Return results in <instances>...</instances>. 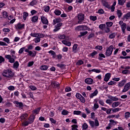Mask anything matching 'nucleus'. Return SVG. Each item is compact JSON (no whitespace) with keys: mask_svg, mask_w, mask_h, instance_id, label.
Masks as SVG:
<instances>
[{"mask_svg":"<svg viewBox=\"0 0 130 130\" xmlns=\"http://www.w3.org/2000/svg\"><path fill=\"white\" fill-rule=\"evenodd\" d=\"M81 113H82V111H74L73 114L75 115H81Z\"/></svg>","mask_w":130,"mask_h":130,"instance_id":"nucleus-47","label":"nucleus"},{"mask_svg":"<svg viewBox=\"0 0 130 130\" xmlns=\"http://www.w3.org/2000/svg\"><path fill=\"white\" fill-rule=\"evenodd\" d=\"M41 40V39H40V38H39L38 37L34 39V41H35V43H39Z\"/></svg>","mask_w":130,"mask_h":130,"instance_id":"nucleus-51","label":"nucleus"},{"mask_svg":"<svg viewBox=\"0 0 130 130\" xmlns=\"http://www.w3.org/2000/svg\"><path fill=\"white\" fill-rule=\"evenodd\" d=\"M120 102H115L112 105V107L113 108H115V107H117L119 105H120Z\"/></svg>","mask_w":130,"mask_h":130,"instance_id":"nucleus-29","label":"nucleus"},{"mask_svg":"<svg viewBox=\"0 0 130 130\" xmlns=\"http://www.w3.org/2000/svg\"><path fill=\"white\" fill-rule=\"evenodd\" d=\"M31 21L32 23H37V22H38V16H34L32 17H31Z\"/></svg>","mask_w":130,"mask_h":130,"instance_id":"nucleus-21","label":"nucleus"},{"mask_svg":"<svg viewBox=\"0 0 130 130\" xmlns=\"http://www.w3.org/2000/svg\"><path fill=\"white\" fill-rule=\"evenodd\" d=\"M106 25L107 27H112V25H113V22L111 21H108L106 23Z\"/></svg>","mask_w":130,"mask_h":130,"instance_id":"nucleus-46","label":"nucleus"},{"mask_svg":"<svg viewBox=\"0 0 130 130\" xmlns=\"http://www.w3.org/2000/svg\"><path fill=\"white\" fill-rule=\"evenodd\" d=\"M34 48V47L32 45H30L28 46L27 49H25V52L28 53V55L31 57H35L37 54V51L35 50L31 51Z\"/></svg>","mask_w":130,"mask_h":130,"instance_id":"nucleus-2","label":"nucleus"},{"mask_svg":"<svg viewBox=\"0 0 130 130\" xmlns=\"http://www.w3.org/2000/svg\"><path fill=\"white\" fill-rule=\"evenodd\" d=\"M61 20L60 18H56L55 19H54L53 20V25H55L57 23H60V21Z\"/></svg>","mask_w":130,"mask_h":130,"instance_id":"nucleus-36","label":"nucleus"},{"mask_svg":"<svg viewBox=\"0 0 130 130\" xmlns=\"http://www.w3.org/2000/svg\"><path fill=\"white\" fill-rule=\"evenodd\" d=\"M89 19L90 20V21H93V22H95V21L97 20V16L90 15L89 16Z\"/></svg>","mask_w":130,"mask_h":130,"instance_id":"nucleus-32","label":"nucleus"},{"mask_svg":"<svg viewBox=\"0 0 130 130\" xmlns=\"http://www.w3.org/2000/svg\"><path fill=\"white\" fill-rule=\"evenodd\" d=\"M66 64L60 63H58L56 64V66L58 68H60V69H64V68H66Z\"/></svg>","mask_w":130,"mask_h":130,"instance_id":"nucleus-41","label":"nucleus"},{"mask_svg":"<svg viewBox=\"0 0 130 130\" xmlns=\"http://www.w3.org/2000/svg\"><path fill=\"white\" fill-rule=\"evenodd\" d=\"M130 89V82L127 83L124 86V88L122 90L123 93H125V92H127L128 90Z\"/></svg>","mask_w":130,"mask_h":130,"instance_id":"nucleus-10","label":"nucleus"},{"mask_svg":"<svg viewBox=\"0 0 130 130\" xmlns=\"http://www.w3.org/2000/svg\"><path fill=\"white\" fill-rule=\"evenodd\" d=\"M37 1L36 0H33L32 1H31L29 5L30 6H31L32 7H33L34 6H36V5H37Z\"/></svg>","mask_w":130,"mask_h":130,"instance_id":"nucleus-42","label":"nucleus"},{"mask_svg":"<svg viewBox=\"0 0 130 130\" xmlns=\"http://www.w3.org/2000/svg\"><path fill=\"white\" fill-rule=\"evenodd\" d=\"M79 35H78V37L79 38H81V37H83V36H85V35H87V34H88V31H81L80 32Z\"/></svg>","mask_w":130,"mask_h":130,"instance_id":"nucleus-28","label":"nucleus"},{"mask_svg":"<svg viewBox=\"0 0 130 130\" xmlns=\"http://www.w3.org/2000/svg\"><path fill=\"white\" fill-rule=\"evenodd\" d=\"M110 123H109L111 125H115L118 123L117 121H115L114 120L110 119L109 120Z\"/></svg>","mask_w":130,"mask_h":130,"instance_id":"nucleus-26","label":"nucleus"},{"mask_svg":"<svg viewBox=\"0 0 130 130\" xmlns=\"http://www.w3.org/2000/svg\"><path fill=\"white\" fill-rule=\"evenodd\" d=\"M48 68H49L48 66L42 65L40 67V70L41 71H47V70H48Z\"/></svg>","mask_w":130,"mask_h":130,"instance_id":"nucleus-22","label":"nucleus"},{"mask_svg":"<svg viewBox=\"0 0 130 130\" xmlns=\"http://www.w3.org/2000/svg\"><path fill=\"white\" fill-rule=\"evenodd\" d=\"M129 17H130V12L127 13L126 14H125V15L123 16V18H124V19H126V20H128V19L129 18Z\"/></svg>","mask_w":130,"mask_h":130,"instance_id":"nucleus-40","label":"nucleus"},{"mask_svg":"<svg viewBox=\"0 0 130 130\" xmlns=\"http://www.w3.org/2000/svg\"><path fill=\"white\" fill-rule=\"evenodd\" d=\"M106 57L105 56V55L103 53H100L99 54L98 59L100 60H103V58H105Z\"/></svg>","mask_w":130,"mask_h":130,"instance_id":"nucleus-25","label":"nucleus"},{"mask_svg":"<svg viewBox=\"0 0 130 130\" xmlns=\"http://www.w3.org/2000/svg\"><path fill=\"white\" fill-rule=\"evenodd\" d=\"M5 58L3 56H0V64L3 63V62H5Z\"/></svg>","mask_w":130,"mask_h":130,"instance_id":"nucleus-56","label":"nucleus"},{"mask_svg":"<svg viewBox=\"0 0 130 130\" xmlns=\"http://www.w3.org/2000/svg\"><path fill=\"white\" fill-rule=\"evenodd\" d=\"M113 52V46L110 45L106 50L105 53L106 56H110Z\"/></svg>","mask_w":130,"mask_h":130,"instance_id":"nucleus-6","label":"nucleus"},{"mask_svg":"<svg viewBox=\"0 0 130 130\" xmlns=\"http://www.w3.org/2000/svg\"><path fill=\"white\" fill-rule=\"evenodd\" d=\"M2 75L5 78H13L14 77V72L10 69H8L3 71Z\"/></svg>","mask_w":130,"mask_h":130,"instance_id":"nucleus-3","label":"nucleus"},{"mask_svg":"<svg viewBox=\"0 0 130 130\" xmlns=\"http://www.w3.org/2000/svg\"><path fill=\"white\" fill-rule=\"evenodd\" d=\"M76 97L77 98V99H79V100H80L82 103H85V102H86V99H85V98H84V96H83L81 93H77L76 94Z\"/></svg>","mask_w":130,"mask_h":130,"instance_id":"nucleus-7","label":"nucleus"},{"mask_svg":"<svg viewBox=\"0 0 130 130\" xmlns=\"http://www.w3.org/2000/svg\"><path fill=\"white\" fill-rule=\"evenodd\" d=\"M116 36V34H115V32L112 33L109 35V38H110V39H113V38H115Z\"/></svg>","mask_w":130,"mask_h":130,"instance_id":"nucleus-43","label":"nucleus"},{"mask_svg":"<svg viewBox=\"0 0 130 130\" xmlns=\"http://www.w3.org/2000/svg\"><path fill=\"white\" fill-rule=\"evenodd\" d=\"M3 41H5V42H6L8 44H10V39L8 38H4L3 39Z\"/></svg>","mask_w":130,"mask_h":130,"instance_id":"nucleus-55","label":"nucleus"},{"mask_svg":"<svg viewBox=\"0 0 130 130\" xmlns=\"http://www.w3.org/2000/svg\"><path fill=\"white\" fill-rule=\"evenodd\" d=\"M41 21L43 25H48V23H49L48 19L45 16H41Z\"/></svg>","mask_w":130,"mask_h":130,"instance_id":"nucleus-9","label":"nucleus"},{"mask_svg":"<svg viewBox=\"0 0 130 130\" xmlns=\"http://www.w3.org/2000/svg\"><path fill=\"white\" fill-rule=\"evenodd\" d=\"M54 13L56 16H60L61 14V11L60 10L56 9L54 11Z\"/></svg>","mask_w":130,"mask_h":130,"instance_id":"nucleus-34","label":"nucleus"},{"mask_svg":"<svg viewBox=\"0 0 130 130\" xmlns=\"http://www.w3.org/2000/svg\"><path fill=\"white\" fill-rule=\"evenodd\" d=\"M70 113V112L67 110H63L61 112L62 115H68Z\"/></svg>","mask_w":130,"mask_h":130,"instance_id":"nucleus-39","label":"nucleus"},{"mask_svg":"<svg viewBox=\"0 0 130 130\" xmlns=\"http://www.w3.org/2000/svg\"><path fill=\"white\" fill-rule=\"evenodd\" d=\"M108 85L109 86H113L114 85H116V82L114 81H111L108 83Z\"/></svg>","mask_w":130,"mask_h":130,"instance_id":"nucleus-50","label":"nucleus"},{"mask_svg":"<svg viewBox=\"0 0 130 130\" xmlns=\"http://www.w3.org/2000/svg\"><path fill=\"white\" fill-rule=\"evenodd\" d=\"M58 39L63 40L66 38V35H59L58 36Z\"/></svg>","mask_w":130,"mask_h":130,"instance_id":"nucleus-52","label":"nucleus"},{"mask_svg":"<svg viewBox=\"0 0 130 130\" xmlns=\"http://www.w3.org/2000/svg\"><path fill=\"white\" fill-rule=\"evenodd\" d=\"M98 54V52L93 51L91 53L88 55V57H91V58H95V55Z\"/></svg>","mask_w":130,"mask_h":130,"instance_id":"nucleus-18","label":"nucleus"},{"mask_svg":"<svg viewBox=\"0 0 130 130\" xmlns=\"http://www.w3.org/2000/svg\"><path fill=\"white\" fill-rule=\"evenodd\" d=\"M84 82L86 84H87V85H92L93 84H94L95 81H94V79L91 78H87L85 79Z\"/></svg>","mask_w":130,"mask_h":130,"instance_id":"nucleus-8","label":"nucleus"},{"mask_svg":"<svg viewBox=\"0 0 130 130\" xmlns=\"http://www.w3.org/2000/svg\"><path fill=\"white\" fill-rule=\"evenodd\" d=\"M27 117H28V114L24 113L22 114V115L20 117L21 121H26L27 120Z\"/></svg>","mask_w":130,"mask_h":130,"instance_id":"nucleus-14","label":"nucleus"},{"mask_svg":"<svg viewBox=\"0 0 130 130\" xmlns=\"http://www.w3.org/2000/svg\"><path fill=\"white\" fill-rule=\"evenodd\" d=\"M88 73H90L91 74V72H94V73H96V74H99L101 70L100 69H92L91 70H88Z\"/></svg>","mask_w":130,"mask_h":130,"instance_id":"nucleus-23","label":"nucleus"},{"mask_svg":"<svg viewBox=\"0 0 130 130\" xmlns=\"http://www.w3.org/2000/svg\"><path fill=\"white\" fill-rule=\"evenodd\" d=\"M15 27L17 31H21V30H24L25 29V24H22L21 22H19L15 25Z\"/></svg>","mask_w":130,"mask_h":130,"instance_id":"nucleus-5","label":"nucleus"},{"mask_svg":"<svg viewBox=\"0 0 130 130\" xmlns=\"http://www.w3.org/2000/svg\"><path fill=\"white\" fill-rule=\"evenodd\" d=\"M77 48H78V44H74L72 48V50L74 53H77Z\"/></svg>","mask_w":130,"mask_h":130,"instance_id":"nucleus-27","label":"nucleus"},{"mask_svg":"<svg viewBox=\"0 0 130 130\" xmlns=\"http://www.w3.org/2000/svg\"><path fill=\"white\" fill-rule=\"evenodd\" d=\"M10 53H11V55L10 54H6L5 55V57L6 58V59H8L9 62L10 63H14L16 57V56L14 55V54H16V51L13 50H11Z\"/></svg>","mask_w":130,"mask_h":130,"instance_id":"nucleus-1","label":"nucleus"},{"mask_svg":"<svg viewBox=\"0 0 130 130\" xmlns=\"http://www.w3.org/2000/svg\"><path fill=\"white\" fill-rule=\"evenodd\" d=\"M28 16H29V13L26 12H23V18L24 21H26V20L27 19V17H28Z\"/></svg>","mask_w":130,"mask_h":130,"instance_id":"nucleus-35","label":"nucleus"},{"mask_svg":"<svg viewBox=\"0 0 130 130\" xmlns=\"http://www.w3.org/2000/svg\"><path fill=\"white\" fill-rule=\"evenodd\" d=\"M88 126L86 123H84L82 125V128L83 129H87V128H88Z\"/></svg>","mask_w":130,"mask_h":130,"instance_id":"nucleus-57","label":"nucleus"},{"mask_svg":"<svg viewBox=\"0 0 130 130\" xmlns=\"http://www.w3.org/2000/svg\"><path fill=\"white\" fill-rule=\"evenodd\" d=\"M13 63V69H18V68H19V66H20V64H19V62L18 61H16L15 62L14 61Z\"/></svg>","mask_w":130,"mask_h":130,"instance_id":"nucleus-30","label":"nucleus"},{"mask_svg":"<svg viewBox=\"0 0 130 130\" xmlns=\"http://www.w3.org/2000/svg\"><path fill=\"white\" fill-rule=\"evenodd\" d=\"M120 110H121V109L119 108H116L112 110L113 112H118Z\"/></svg>","mask_w":130,"mask_h":130,"instance_id":"nucleus-62","label":"nucleus"},{"mask_svg":"<svg viewBox=\"0 0 130 130\" xmlns=\"http://www.w3.org/2000/svg\"><path fill=\"white\" fill-rule=\"evenodd\" d=\"M89 123L91 127L93 128V127H94V126H95V122H94V121L89 120Z\"/></svg>","mask_w":130,"mask_h":130,"instance_id":"nucleus-49","label":"nucleus"},{"mask_svg":"<svg viewBox=\"0 0 130 130\" xmlns=\"http://www.w3.org/2000/svg\"><path fill=\"white\" fill-rule=\"evenodd\" d=\"M128 73H129V70H124L122 71V74H123V75H127Z\"/></svg>","mask_w":130,"mask_h":130,"instance_id":"nucleus-58","label":"nucleus"},{"mask_svg":"<svg viewBox=\"0 0 130 130\" xmlns=\"http://www.w3.org/2000/svg\"><path fill=\"white\" fill-rule=\"evenodd\" d=\"M14 104H16V107L18 108H20V109H23V107H24V104L22 102H19L18 101H15L14 102Z\"/></svg>","mask_w":130,"mask_h":130,"instance_id":"nucleus-11","label":"nucleus"},{"mask_svg":"<svg viewBox=\"0 0 130 130\" xmlns=\"http://www.w3.org/2000/svg\"><path fill=\"white\" fill-rule=\"evenodd\" d=\"M8 89L10 91H14L15 90V87L13 85H10L8 87Z\"/></svg>","mask_w":130,"mask_h":130,"instance_id":"nucleus-60","label":"nucleus"},{"mask_svg":"<svg viewBox=\"0 0 130 130\" xmlns=\"http://www.w3.org/2000/svg\"><path fill=\"white\" fill-rule=\"evenodd\" d=\"M51 85L54 88H57V89L60 88V87L59 86V83H58V82L54 81L53 83L51 84Z\"/></svg>","mask_w":130,"mask_h":130,"instance_id":"nucleus-19","label":"nucleus"},{"mask_svg":"<svg viewBox=\"0 0 130 130\" xmlns=\"http://www.w3.org/2000/svg\"><path fill=\"white\" fill-rule=\"evenodd\" d=\"M125 83H126V80L125 79H123L119 82L117 84L118 88H122V87H123V86L125 85Z\"/></svg>","mask_w":130,"mask_h":130,"instance_id":"nucleus-12","label":"nucleus"},{"mask_svg":"<svg viewBox=\"0 0 130 130\" xmlns=\"http://www.w3.org/2000/svg\"><path fill=\"white\" fill-rule=\"evenodd\" d=\"M78 21L77 24H84V20H85V14L81 13L77 15Z\"/></svg>","mask_w":130,"mask_h":130,"instance_id":"nucleus-4","label":"nucleus"},{"mask_svg":"<svg viewBox=\"0 0 130 130\" xmlns=\"http://www.w3.org/2000/svg\"><path fill=\"white\" fill-rule=\"evenodd\" d=\"M72 130H78V128H77V127H78V125L77 124L72 125Z\"/></svg>","mask_w":130,"mask_h":130,"instance_id":"nucleus-59","label":"nucleus"},{"mask_svg":"<svg viewBox=\"0 0 130 130\" xmlns=\"http://www.w3.org/2000/svg\"><path fill=\"white\" fill-rule=\"evenodd\" d=\"M94 126H99V121L97 118L94 119Z\"/></svg>","mask_w":130,"mask_h":130,"instance_id":"nucleus-54","label":"nucleus"},{"mask_svg":"<svg viewBox=\"0 0 130 130\" xmlns=\"http://www.w3.org/2000/svg\"><path fill=\"white\" fill-rule=\"evenodd\" d=\"M106 27V24L103 23L99 25V28L101 29V30H104V28Z\"/></svg>","mask_w":130,"mask_h":130,"instance_id":"nucleus-45","label":"nucleus"},{"mask_svg":"<svg viewBox=\"0 0 130 130\" xmlns=\"http://www.w3.org/2000/svg\"><path fill=\"white\" fill-rule=\"evenodd\" d=\"M40 110H41V107H39L35 110H32V114H39V112H40Z\"/></svg>","mask_w":130,"mask_h":130,"instance_id":"nucleus-17","label":"nucleus"},{"mask_svg":"<svg viewBox=\"0 0 130 130\" xmlns=\"http://www.w3.org/2000/svg\"><path fill=\"white\" fill-rule=\"evenodd\" d=\"M97 94H98V90L95 89V90L93 93L90 94L89 97L90 99H92V98H93V97L94 96H96Z\"/></svg>","mask_w":130,"mask_h":130,"instance_id":"nucleus-24","label":"nucleus"},{"mask_svg":"<svg viewBox=\"0 0 130 130\" xmlns=\"http://www.w3.org/2000/svg\"><path fill=\"white\" fill-rule=\"evenodd\" d=\"M126 0H118V5L119 6H123L125 4Z\"/></svg>","mask_w":130,"mask_h":130,"instance_id":"nucleus-31","label":"nucleus"},{"mask_svg":"<svg viewBox=\"0 0 130 130\" xmlns=\"http://www.w3.org/2000/svg\"><path fill=\"white\" fill-rule=\"evenodd\" d=\"M3 16L4 18H8V13L6 11H4L3 12Z\"/></svg>","mask_w":130,"mask_h":130,"instance_id":"nucleus-63","label":"nucleus"},{"mask_svg":"<svg viewBox=\"0 0 130 130\" xmlns=\"http://www.w3.org/2000/svg\"><path fill=\"white\" fill-rule=\"evenodd\" d=\"M102 4H103V7H105V8H106L109 10L110 9V5H109V3H108V2L104 1L102 2Z\"/></svg>","mask_w":130,"mask_h":130,"instance_id":"nucleus-16","label":"nucleus"},{"mask_svg":"<svg viewBox=\"0 0 130 130\" xmlns=\"http://www.w3.org/2000/svg\"><path fill=\"white\" fill-rule=\"evenodd\" d=\"M117 14L118 18H121V16H122V13L121 12V10H118L117 12Z\"/></svg>","mask_w":130,"mask_h":130,"instance_id":"nucleus-48","label":"nucleus"},{"mask_svg":"<svg viewBox=\"0 0 130 130\" xmlns=\"http://www.w3.org/2000/svg\"><path fill=\"white\" fill-rule=\"evenodd\" d=\"M82 64H84V61L82 59L78 60L76 62V66H82Z\"/></svg>","mask_w":130,"mask_h":130,"instance_id":"nucleus-44","label":"nucleus"},{"mask_svg":"<svg viewBox=\"0 0 130 130\" xmlns=\"http://www.w3.org/2000/svg\"><path fill=\"white\" fill-rule=\"evenodd\" d=\"M130 117V112H126L124 114V118L125 119H128Z\"/></svg>","mask_w":130,"mask_h":130,"instance_id":"nucleus-37","label":"nucleus"},{"mask_svg":"<svg viewBox=\"0 0 130 130\" xmlns=\"http://www.w3.org/2000/svg\"><path fill=\"white\" fill-rule=\"evenodd\" d=\"M93 107L95 110L98 109V108L99 107V105L98 104V103L97 102V101H96V103L94 104Z\"/></svg>","mask_w":130,"mask_h":130,"instance_id":"nucleus-61","label":"nucleus"},{"mask_svg":"<svg viewBox=\"0 0 130 130\" xmlns=\"http://www.w3.org/2000/svg\"><path fill=\"white\" fill-rule=\"evenodd\" d=\"M48 53H50L52 55H53L52 57L53 58H55V57H56V53H55V52H54V51L50 50L48 52Z\"/></svg>","mask_w":130,"mask_h":130,"instance_id":"nucleus-33","label":"nucleus"},{"mask_svg":"<svg viewBox=\"0 0 130 130\" xmlns=\"http://www.w3.org/2000/svg\"><path fill=\"white\" fill-rule=\"evenodd\" d=\"M110 78H111V74L107 73L105 75L104 80L105 81V82H108V81H109V80L110 79Z\"/></svg>","mask_w":130,"mask_h":130,"instance_id":"nucleus-15","label":"nucleus"},{"mask_svg":"<svg viewBox=\"0 0 130 130\" xmlns=\"http://www.w3.org/2000/svg\"><path fill=\"white\" fill-rule=\"evenodd\" d=\"M49 10H50V7L48 6H46L44 9V11L46 12V13H48V12H49Z\"/></svg>","mask_w":130,"mask_h":130,"instance_id":"nucleus-53","label":"nucleus"},{"mask_svg":"<svg viewBox=\"0 0 130 130\" xmlns=\"http://www.w3.org/2000/svg\"><path fill=\"white\" fill-rule=\"evenodd\" d=\"M33 64H34V61H29L28 63L27 67H28V68H30V67H32V66H33Z\"/></svg>","mask_w":130,"mask_h":130,"instance_id":"nucleus-64","label":"nucleus"},{"mask_svg":"<svg viewBox=\"0 0 130 130\" xmlns=\"http://www.w3.org/2000/svg\"><path fill=\"white\" fill-rule=\"evenodd\" d=\"M36 118L35 115L32 114L30 115V117L27 120V121H28L29 124H31V123H33L34 122V120Z\"/></svg>","mask_w":130,"mask_h":130,"instance_id":"nucleus-13","label":"nucleus"},{"mask_svg":"<svg viewBox=\"0 0 130 130\" xmlns=\"http://www.w3.org/2000/svg\"><path fill=\"white\" fill-rule=\"evenodd\" d=\"M109 98L112 101H118V98H116V96H110Z\"/></svg>","mask_w":130,"mask_h":130,"instance_id":"nucleus-38","label":"nucleus"},{"mask_svg":"<svg viewBox=\"0 0 130 130\" xmlns=\"http://www.w3.org/2000/svg\"><path fill=\"white\" fill-rule=\"evenodd\" d=\"M121 28L122 30V32H123V34H124L125 33V29H126V23H123L121 25Z\"/></svg>","mask_w":130,"mask_h":130,"instance_id":"nucleus-20","label":"nucleus"}]
</instances>
